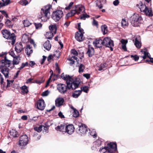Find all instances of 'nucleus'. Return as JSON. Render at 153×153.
Listing matches in <instances>:
<instances>
[{
	"instance_id": "52",
	"label": "nucleus",
	"mask_w": 153,
	"mask_h": 153,
	"mask_svg": "<svg viewBox=\"0 0 153 153\" xmlns=\"http://www.w3.org/2000/svg\"><path fill=\"white\" fill-rule=\"evenodd\" d=\"M71 54L74 55V56H76L78 54L77 51L75 49H73L71 50Z\"/></svg>"
},
{
	"instance_id": "59",
	"label": "nucleus",
	"mask_w": 153,
	"mask_h": 153,
	"mask_svg": "<svg viewBox=\"0 0 153 153\" xmlns=\"http://www.w3.org/2000/svg\"><path fill=\"white\" fill-rule=\"evenodd\" d=\"M92 24L93 25L95 26L96 27L98 26V22L94 19L93 20Z\"/></svg>"
},
{
	"instance_id": "18",
	"label": "nucleus",
	"mask_w": 153,
	"mask_h": 153,
	"mask_svg": "<svg viewBox=\"0 0 153 153\" xmlns=\"http://www.w3.org/2000/svg\"><path fill=\"white\" fill-rule=\"evenodd\" d=\"M66 126H67L66 124H62L59 126H57L56 128V129L58 131H59L62 132H65Z\"/></svg>"
},
{
	"instance_id": "45",
	"label": "nucleus",
	"mask_w": 153,
	"mask_h": 153,
	"mask_svg": "<svg viewBox=\"0 0 153 153\" xmlns=\"http://www.w3.org/2000/svg\"><path fill=\"white\" fill-rule=\"evenodd\" d=\"M89 16L88 15L86 14H83L80 17V19H81L85 20V19L86 18H89Z\"/></svg>"
},
{
	"instance_id": "35",
	"label": "nucleus",
	"mask_w": 153,
	"mask_h": 153,
	"mask_svg": "<svg viewBox=\"0 0 153 153\" xmlns=\"http://www.w3.org/2000/svg\"><path fill=\"white\" fill-rule=\"evenodd\" d=\"M77 59V58L76 56H72L71 57H70L68 60L71 61L70 62V64H74V60H76Z\"/></svg>"
},
{
	"instance_id": "62",
	"label": "nucleus",
	"mask_w": 153,
	"mask_h": 153,
	"mask_svg": "<svg viewBox=\"0 0 153 153\" xmlns=\"http://www.w3.org/2000/svg\"><path fill=\"white\" fill-rule=\"evenodd\" d=\"M83 76L87 79H88L90 77V75L88 74H84Z\"/></svg>"
},
{
	"instance_id": "11",
	"label": "nucleus",
	"mask_w": 153,
	"mask_h": 153,
	"mask_svg": "<svg viewBox=\"0 0 153 153\" xmlns=\"http://www.w3.org/2000/svg\"><path fill=\"white\" fill-rule=\"evenodd\" d=\"M77 132L79 134L82 135L88 132V129L85 125L81 124L79 126Z\"/></svg>"
},
{
	"instance_id": "3",
	"label": "nucleus",
	"mask_w": 153,
	"mask_h": 153,
	"mask_svg": "<svg viewBox=\"0 0 153 153\" xmlns=\"http://www.w3.org/2000/svg\"><path fill=\"white\" fill-rule=\"evenodd\" d=\"M51 7V5H48L42 9L40 18L43 22L46 21L49 19L50 16V10Z\"/></svg>"
},
{
	"instance_id": "36",
	"label": "nucleus",
	"mask_w": 153,
	"mask_h": 153,
	"mask_svg": "<svg viewBox=\"0 0 153 153\" xmlns=\"http://www.w3.org/2000/svg\"><path fill=\"white\" fill-rule=\"evenodd\" d=\"M101 29L103 33L105 34L107 32V27L105 25L102 26L101 27Z\"/></svg>"
},
{
	"instance_id": "13",
	"label": "nucleus",
	"mask_w": 153,
	"mask_h": 153,
	"mask_svg": "<svg viewBox=\"0 0 153 153\" xmlns=\"http://www.w3.org/2000/svg\"><path fill=\"white\" fill-rule=\"evenodd\" d=\"M74 129L73 125L69 124L66 126L65 132L69 134H71L74 132Z\"/></svg>"
},
{
	"instance_id": "49",
	"label": "nucleus",
	"mask_w": 153,
	"mask_h": 153,
	"mask_svg": "<svg viewBox=\"0 0 153 153\" xmlns=\"http://www.w3.org/2000/svg\"><path fill=\"white\" fill-rule=\"evenodd\" d=\"M90 135L92 136H93L94 138H95L97 137V134L95 131L94 130L92 131L91 132H89V135Z\"/></svg>"
},
{
	"instance_id": "37",
	"label": "nucleus",
	"mask_w": 153,
	"mask_h": 153,
	"mask_svg": "<svg viewBox=\"0 0 153 153\" xmlns=\"http://www.w3.org/2000/svg\"><path fill=\"white\" fill-rule=\"evenodd\" d=\"M79 71H78L79 73L82 72L84 71L85 69L84 65L82 64H80L78 66Z\"/></svg>"
},
{
	"instance_id": "16",
	"label": "nucleus",
	"mask_w": 153,
	"mask_h": 153,
	"mask_svg": "<svg viewBox=\"0 0 153 153\" xmlns=\"http://www.w3.org/2000/svg\"><path fill=\"white\" fill-rule=\"evenodd\" d=\"M75 8L77 11L78 14L83 13L85 10V8L82 5H79L75 6Z\"/></svg>"
},
{
	"instance_id": "12",
	"label": "nucleus",
	"mask_w": 153,
	"mask_h": 153,
	"mask_svg": "<svg viewBox=\"0 0 153 153\" xmlns=\"http://www.w3.org/2000/svg\"><path fill=\"white\" fill-rule=\"evenodd\" d=\"M140 52L143 55L140 56V57L143 58V59H145L148 57L150 59V62L153 63V58L150 57V55L146 48H145L143 49H141Z\"/></svg>"
},
{
	"instance_id": "43",
	"label": "nucleus",
	"mask_w": 153,
	"mask_h": 153,
	"mask_svg": "<svg viewBox=\"0 0 153 153\" xmlns=\"http://www.w3.org/2000/svg\"><path fill=\"white\" fill-rule=\"evenodd\" d=\"M42 126H40L39 127H36L34 128V130L37 131L38 132H39L42 130L43 128Z\"/></svg>"
},
{
	"instance_id": "23",
	"label": "nucleus",
	"mask_w": 153,
	"mask_h": 153,
	"mask_svg": "<svg viewBox=\"0 0 153 153\" xmlns=\"http://www.w3.org/2000/svg\"><path fill=\"white\" fill-rule=\"evenodd\" d=\"M49 29L50 31L55 34L56 32V27L55 25H52L49 26Z\"/></svg>"
},
{
	"instance_id": "17",
	"label": "nucleus",
	"mask_w": 153,
	"mask_h": 153,
	"mask_svg": "<svg viewBox=\"0 0 153 153\" xmlns=\"http://www.w3.org/2000/svg\"><path fill=\"white\" fill-rule=\"evenodd\" d=\"M75 38L79 42L83 41L84 38L83 34L80 33L76 32L75 34Z\"/></svg>"
},
{
	"instance_id": "55",
	"label": "nucleus",
	"mask_w": 153,
	"mask_h": 153,
	"mask_svg": "<svg viewBox=\"0 0 153 153\" xmlns=\"http://www.w3.org/2000/svg\"><path fill=\"white\" fill-rule=\"evenodd\" d=\"M49 93V92L48 90H46L44 92H43L42 94V96H46Z\"/></svg>"
},
{
	"instance_id": "47",
	"label": "nucleus",
	"mask_w": 153,
	"mask_h": 153,
	"mask_svg": "<svg viewBox=\"0 0 153 153\" xmlns=\"http://www.w3.org/2000/svg\"><path fill=\"white\" fill-rule=\"evenodd\" d=\"M34 25L36 27V29H40L42 27V24L41 23H35Z\"/></svg>"
},
{
	"instance_id": "39",
	"label": "nucleus",
	"mask_w": 153,
	"mask_h": 153,
	"mask_svg": "<svg viewBox=\"0 0 153 153\" xmlns=\"http://www.w3.org/2000/svg\"><path fill=\"white\" fill-rule=\"evenodd\" d=\"M106 64H101L100 65L98 70L101 71L102 70H104L105 69L106 66Z\"/></svg>"
},
{
	"instance_id": "40",
	"label": "nucleus",
	"mask_w": 153,
	"mask_h": 153,
	"mask_svg": "<svg viewBox=\"0 0 153 153\" xmlns=\"http://www.w3.org/2000/svg\"><path fill=\"white\" fill-rule=\"evenodd\" d=\"M2 1L3 3L2 4L3 6H6L10 2V0H1Z\"/></svg>"
},
{
	"instance_id": "33",
	"label": "nucleus",
	"mask_w": 153,
	"mask_h": 153,
	"mask_svg": "<svg viewBox=\"0 0 153 153\" xmlns=\"http://www.w3.org/2000/svg\"><path fill=\"white\" fill-rule=\"evenodd\" d=\"M134 44L136 47L138 48H140L141 46V43L140 42L137 40V38L135 39V41Z\"/></svg>"
},
{
	"instance_id": "41",
	"label": "nucleus",
	"mask_w": 153,
	"mask_h": 153,
	"mask_svg": "<svg viewBox=\"0 0 153 153\" xmlns=\"http://www.w3.org/2000/svg\"><path fill=\"white\" fill-rule=\"evenodd\" d=\"M121 23L123 27L127 26L128 24V22L124 19H123L122 20Z\"/></svg>"
},
{
	"instance_id": "8",
	"label": "nucleus",
	"mask_w": 153,
	"mask_h": 153,
	"mask_svg": "<svg viewBox=\"0 0 153 153\" xmlns=\"http://www.w3.org/2000/svg\"><path fill=\"white\" fill-rule=\"evenodd\" d=\"M103 45L109 48L111 51L113 50L112 47L114 46L113 41L109 37H105L103 40Z\"/></svg>"
},
{
	"instance_id": "61",
	"label": "nucleus",
	"mask_w": 153,
	"mask_h": 153,
	"mask_svg": "<svg viewBox=\"0 0 153 153\" xmlns=\"http://www.w3.org/2000/svg\"><path fill=\"white\" fill-rule=\"evenodd\" d=\"M56 70L58 71V73H59V74L60 73V69L58 67V65L57 63H56Z\"/></svg>"
},
{
	"instance_id": "28",
	"label": "nucleus",
	"mask_w": 153,
	"mask_h": 153,
	"mask_svg": "<svg viewBox=\"0 0 153 153\" xmlns=\"http://www.w3.org/2000/svg\"><path fill=\"white\" fill-rule=\"evenodd\" d=\"M20 59L19 55L16 56V57L13 58V65H17L20 62Z\"/></svg>"
},
{
	"instance_id": "63",
	"label": "nucleus",
	"mask_w": 153,
	"mask_h": 153,
	"mask_svg": "<svg viewBox=\"0 0 153 153\" xmlns=\"http://www.w3.org/2000/svg\"><path fill=\"white\" fill-rule=\"evenodd\" d=\"M0 12L1 13L5 16L7 17H8V15L7 13H6V12L4 10H0Z\"/></svg>"
},
{
	"instance_id": "15",
	"label": "nucleus",
	"mask_w": 153,
	"mask_h": 153,
	"mask_svg": "<svg viewBox=\"0 0 153 153\" xmlns=\"http://www.w3.org/2000/svg\"><path fill=\"white\" fill-rule=\"evenodd\" d=\"M23 49L22 44L21 42L17 43L16 44L15 49L17 53H20Z\"/></svg>"
},
{
	"instance_id": "1",
	"label": "nucleus",
	"mask_w": 153,
	"mask_h": 153,
	"mask_svg": "<svg viewBox=\"0 0 153 153\" xmlns=\"http://www.w3.org/2000/svg\"><path fill=\"white\" fill-rule=\"evenodd\" d=\"M62 79L66 81L67 86L62 83L59 84L57 85V88L59 91L61 93H65L68 89L74 90L77 88L79 84V80H74L72 77L69 75L64 76L63 73L61 75Z\"/></svg>"
},
{
	"instance_id": "48",
	"label": "nucleus",
	"mask_w": 153,
	"mask_h": 153,
	"mask_svg": "<svg viewBox=\"0 0 153 153\" xmlns=\"http://www.w3.org/2000/svg\"><path fill=\"white\" fill-rule=\"evenodd\" d=\"M81 91H83L87 93L88 90V86H84L81 88Z\"/></svg>"
},
{
	"instance_id": "2",
	"label": "nucleus",
	"mask_w": 153,
	"mask_h": 153,
	"mask_svg": "<svg viewBox=\"0 0 153 153\" xmlns=\"http://www.w3.org/2000/svg\"><path fill=\"white\" fill-rule=\"evenodd\" d=\"M10 61L7 60L5 57L4 59L0 61V68H1V72L3 74L6 78L9 77V69Z\"/></svg>"
},
{
	"instance_id": "54",
	"label": "nucleus",
	"mask_w": 153,
	"mask_h": 153,
	"mask_svg": "<svg viewBox=\"0 0 153 153\" xmlns=\"http://www.w3.org/2000/svg\"><path fill=\"white\" fill-rule=\"evenodd\" d=\"M9 53L10 54L13 58L15 57H16L17 56L15 55V53H14V52L13 51H10L9 52Z\"/></svg>"
},
{
	"instance_id": "51",
	"label": "nucleus",
	"mask_w": 153,
	"mask_h": 153,
	"mask_svg": "<svg viewBox=\"0 0 153 153\" xmlns=\"http://www.w3.org/2000/svg\"><path fill=\"white\" fill-rule=\"evenodd\" d=\"M96 4L97 6L100 9L102 8V4L101 3V2L99 1L98 0L96 1Z\"/></svg>"
},
{
	"instance_id": "64",
	"label": "nucleus",
	"mask_w": 153,
	"mask_h": 153,
	"mask_svg": "<svg viewBox=\"0 0 153 153\" xmlns=\"http://www.w3.org/2000/svg\"><path fill=\"white\" fill-rule=\"evenodd\" d=\"M58 115V116L62 118H64L65 117L64 115L61 112H59Z\"/></svg>"
},
{
	"instance_id": "7",
	"label": "nucleus",
	"mask_w": 153,
	"mask_h": 153,
	"mask_svg": "<svg viewBox=\"0 0 153 153\" xmlns=\"http://www.w3.org/2000/svg\"><path fill=\"white\" fill-rule=\"evenodd\" d=\"M63 15V11L61 10H57L53 11L51 16L52 18L55 22L58 21Z\"/></svg>"
},
{
	"instance_id": "58",
	"label": "nucleus",
	"mask_w": 153,
	"mask_h": 153,
	"mask_svg": "<svg viewBox=\"0 0 153 153\" xmlns=\"http://www.w3.org/2000/svg\"><path fill=\"white\" fill-rule=\"evenodd\" d=\"M7 87H9L10 86V84H9V82H10V83H11L12 84L13 82L14 81V80H7Z\"/></svg>"
},
{
	"instance_id": "38",
	"label": "nucleus",
	"mask_w": 153,
	"mask_h": 153,
	"mask_svg": "<svg viewBox=\"0 0 153 153\" xmlns=\"http://www.w3.org/2000/svg\"><path fill=\"white\" fill-rule=\"evenodd\" d=\"M19 3L23 6H26L28 4V1L27 0H21L19 2Z\"/></svg>"
},
{
	"instance_id": "53",
	"label": "nucleus",
	"mask_w": 153,
	"mask_h": 153,
	"mask_svg": "<svg viewBox=\"0 0 153 153\" xmlns=\"http://www.w3.org/2000/svg\"><path fill=\"white\" fill-rule=\"evenodd\" d=\"M74 4L73 2H70L69 4L68 5V6L66 7L65 8V9L66 10H69L71 8V7L73 5V4Z\"/></svg>"
},
{
	"instance_id": "22",
	"label": "nucleus",
	"mask_w": 153,
	"mask_h": 153,
	"mask_svg": "<svg viewBox=\"0 0 153 153\" xmlns=\"http://www.w3.org/2000/svg\"><path fill=\"white\" fill-rule=\"evenodd\" d=\"M94 53V49L92 47L89 48L86 54L90 57H91Z\"/></svg>"
},
{
	"instance_id": "19",
	"label": "nucleus",
	"mask_w": 153,
	"mask_h": 153,
	"mask_svg": "<svg viewBox=\"0 0 153 153\" xmlns=\"http://www.w3.org/2000/svg\"><path fill=\"white\" fill-rule=\"evenodd\" d=\"M93 44L97 47L99 48L103 45V40L100 39L96 40L94 42Z\"/></svg>"
},
{
	"instance_id": "5",
	"label": "nucleus",
	"mask_w": 153,
	"mask_h": 153,
	"mask_svg": "<svg viewBox=\"0 0 153 153\" xmlns=\"http://www.w3.org/2000/svg\"><path fill=\"white\" fill-rule=\"evenodd\" d=\"M142 20L141 15L137 13H134L130 18L131 24L134 27L139 26Z\"/></svg>"
},
{
	"instance_id": "9",
	"label": "nucleus",
	"mask_w": 153,
	"mask_h": 153,
	"mask_svg": "<svg viewBox=\"0 0 153 153\" xmlns=\"http://www.w3.org/2000/svg\"><path fill=\"white\" fill-rule=\"evenodd\" d=\"M106 147L107 151L109 153H114L117 149V146L116 143L111 142L108 143Z\"/></svg>"
},
{
	"instance_id": "4",
	"label": "nucleus",
	"mask_w": 153,
	"mask_h": 153,
	"mask_svg": "<svg viewBox=\"0 0 153 153\" xmlns=\"http://www.w3.org/2000/svg\"><path fill=\"white\" fill-rule=\"evenodd\" d=\"M4 38L9 40V42L12 45H14L16 39V36L14 33H11L8 30L5 29L1 31Z\"/></svg>"
},
{
	"instance_id": "14",
	"label": "nucleus",
	"mask_w": 153,
	"mask_h": 153,
	"mask_svg": "<svg viewBox=\"0 0 153 153\" xmlns=\"http://www.w3.org/2000/svg\"><path fill=\"white\" fill-rule=\"evenodd\" d=\"M45 106V102L43 100H39L37 102V108L41 110L44 109Z\"/></svg>"
},
{
	"instance_id": "56",
	"label": "nucleus",
	"mask_w": 153,
	"mask_h": 153,
	"mask_svg": "<svg viewBox=\"0 0 153 153\" xmlns=\"http://www.w3.org/2000/svg\"><path fill=\"white\" fill-rule=\"evenodd\" d=\"M70 21H66L64 24V27H67L70 24Z\"/></svg>"
},
{
	"instance_id": "30",
	"label": "nucleus",
	"mask_w": 153,
	"mask_h": 153,
	"mask_svg": "<svg viewBox=\"0 0 153 153\" xmlns=\"http://www.w3.org/2000/svg\"><path fill=\"white\" fill-rule=\"evenodd\" d=\"M22 90V93L23 94H27L28 92L27 87L26 85H24L20 88Z\"/></svg>"
},
{
	"instance_id": "27",
	"label": "nucleus",
	"mask_w": 153,
	"mask_h": 153,
	"mask_svg": "<svg viewBox=\"0 0 153 153\" xmlns=\"http://www.w3.org/2000/svg\"><path fill=\"white\" fill-rule=\"evenodd\" d=\"M25 52L28 55H30V54L32 53L33 50L31 49V47L30 45H27V48L25 49Z\"/></svg>"
},
{
	"instance_id": "21",
	"label": "nucleus",
	"mask_w": 153,
	"mask_h": 153,
	"mask_svg": "<svg viewBox=\"0 0 153 153\" xmlns=\"http://www.w3.org/2000/svg\"><path fill=\"white\" fill-rule=\"evenodd\" d=\"M56 105L57 107H59L62 105L64 102V100L63 98H57L56 100Z\"/></svg>"
},
{
	"instance_id": "24",
	"label": "nucleus",
	"mask_w": 153,
	"mask_h": 153,
	"mask_svg": "<svg viewBox=\"0 0 153 153\" xmlns=\"http://www.w3.org/2000/svg\"><path fill=\"white\" fill-rule=\"evenodd\" d=\"M29 36L26 34H24L22 36V41L25 43H27L29 41Z\"/></svg>"
},
{
	"instance_id": "60",
	"label": "nucleus",
	"mask_w": 153,
	"mask_h": 153,
	"mask_svg": "<svg viewBox=\"0 0 153 153\" xmlns=\"http://www.w3.org/2000/svg\"><path fill=\"white\" fill-rule=\"evenodd\" d=\"M72 16H73V15H72L71 13L70 12L68 13L67 14L66 16L65 17V18L67 19L69 17H71Z\"/></svg>"
},
{
	"instance_id": "31",
	"label": "nucleus",
	"mask_w": 153,
	"mask_h": 153,
	"mask_svg": "<svg viewBox=\"0 0 153 153\" xmlns=\"http://www.w3.org/2000/svg\"><path fill=\"white\" fill-rule=\"evenodd\" d=\"M53 33L51 31L47 32L45 34L46 37L49 39H51L53 36Z\"/></svg>"
},
{
	"instance_id": "10",
	"label": "nucleus",
	"mask_w": 153,
	"mask_h": 153,
	"mask_svg": "<svg viewBox=\"0 0 153 153\" xmlns=\"http://www.w3.org/2000/svg\"><path fill=\"white\" fill-rule=\"evenodd\" d=\"M28 141V137L26 134L22 135L20 138L19 144L22 149L23 146H26L27 144Z\"/></svg>"
},
{
	"instance_id": "25",
	"label": "nucleus",
	"mask_w": 153,
	"mask_h": 153,
	"mask_svg": "<svg viewBox=\"0 0 153 153\" xmlns=\"http://www.w3.org/2000/svg\"><path fill=\"white\" fill-rule=\"evenodd\" d=\"M44 46L47 50L49 51L51 47V45L50 42L49 41H46L44 44Z\"/></svg>"
},
{
	"instance_id": "57",
	"label": "nucleus",
	"mask_w": 153,
	"mask_h": 153,
	"mask_svg": "<svg viewBox=\"0 0 153 153\" xmlns=\"http://www.w3.org/2000/svg\"><path fill=\"white\" fill-rule=\"evenodd\" d=\"M131 57L133 58V59H134L135 61H137L139 59V57L137 55H131Z\"/></svg>"
},
{
	"instance_id": "32",
	"label": "nucleus",
	"mask_w": 153,
	"mask_h": 153,
	"mask_svg": "<svg viewBox=\"0 0 153 153\" xmlns=\"http://www.w3.org/2000/svg\"><path fill=\"white\" fill-rule=\"evenodd\" d=\"M101 142L99 140H97L95 141L94 142V146L96 148L99 147L101 145Z\"/></svg>"
},
{
	"instance_id": "46",
	"label": "nucleus",
	"mask_w": 153,
	"mask_h": 153,
	"mask_svg": "<svg viewBox=\"0 0 153 153\" xmlns=\"http://www.w3.org/2000/svg\"><path fill=\"white\" fill-rule=\"evenodd\" d=\"M106 146L104 147L101 148L100 149L99 151L100 153H105L106 151H107Z\"/></svg>"
},
{
	"instance_id": "6",
	"label": "nucleus",
	"mask_w": 153,
	"mask_h": 153,
	"mask_svg": "<svg viewBox=\"0 0 153 153\" xmlns=\"http://www.w3.org/2000/svg\"><path fill=\"white\" fill-rule=\"evenodd\" d=\"M136 6L139 8L141 11L144 13L146 16H152V12L151 9L147 7L145 5L143 4L142 2H140L137 4Z\"/></svg>"
},
{
	"instance_id": "20",
	"label": "nucleus",
	"mask_w": 153,
	"mask_h": 153,
	"mask_svg": "<svg viewBox=\"0 0 153 153\" xmlns=\"http://www.w3.org/2000/svg\"><path fill=\"white\" fill-rule=\"evenodd\" d=\"M120 42L122 43V48L124 51H126L127 49L126 47V45L128 43V41L127 40H124L122 39L120 40Z\"/></svg>"
},
{
	"instance_id": "42",
	"label": "nucleus",
	"mask_w": 153,
	"mask_h": 153,
	"mask_svg": "<svg viewBox=\"0 0 153 153\" xmlns=\"http://www.w3.org/2000/svg\"><path fill=\"white\" fill-rule=\"evenodd\" d=\"M6 25L9 28L11 27V21L8 19H7L5 22Z\"/></svg>"
},
{
	"instance_id": "44",
	"label": "nucleus",
	"mask_w": 153,
	"mask_h": 153,
	"mask_svg": "<svg viewBox=\"0 0 153 153\" xmlns=\"http://www.w3.org/2000/svg\"><path fill=\"white\" fill-rule=\"evenodd\" d=\"M23 24L25 27H28L30 25L31 23L27 20L24 21Z\"/></svg>"
},
{
	"instance_id": "34",
	"label": "nucleus",
	"mask_w": 153,
	"mask_h": 153,
	"mask_svg": "<svg viewBox=\"0 0 153 153\" xmlns=\"http://www.w3.org/2000/svg\"><path fill=\"white\" fill-rule=\"evenodd\" d=\"M9 134L10 136H12L13 137H17V132L16 131L14 130H12L9 132Z\"/></svg>"
},
{
	"instance_id": "29",
	"label": "nucleus",
	"mask_w": 153,
	"mask_h": 153,
	"mask_svg": "<svg viewBox=\"0 0 153 153\" xmlns=\"http://www.w3.org/2000/svg\"><path fill=\"white\" fill-rule=\"evenodd\" d=\"M71 108L73 110V115L74 117H76L79 115V113L78 110L75 108L73 107H71Z\"/></svg>"
},
{
	"instance_id": "50",
	"label": "nucleus",
	"mask_w": 153,
	"mask_h": 153,
	"mask_svg": "<svg viewBox=\"0 0 153 153\" xmlns=\"http://www.w3.org/2000/svg\"><path fill=\"white\" fill-rule=\"evenodd\" d=\"M44 81V80L42 79L41 80H36L34 82H33V83H36L39 84H40L41 83H43Z\"/></svg>"
},
{
	"instance_id": "26",
	"label": "nucleus",
	"mask_w": 153,
	"mask_h": 153,
	"mask_svg": "<svg viewBox=\"0 0 153 153\" xmlns=\"http://www.w3.org/2000/svg\"><path fill=\"white\" fill-rule=\"evenodd\" d=\"M81 90H76L72 94V96L73 97L76 98L81 94Z\"/></svg>"
}]
</instances>
